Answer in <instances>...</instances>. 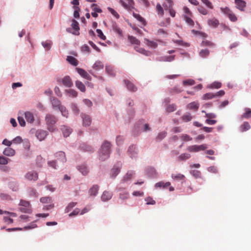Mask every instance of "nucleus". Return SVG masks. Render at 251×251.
I'll return each instance as SVG.
<instances>
[{"instance_id":"nucleus-3","label":"nucleus","mask_w":251,"mask_h":251,"mask_svg":"<svg viewBox=\"0 0 251 251\" xmlns=\"http://www.w3.org/2000/svg\"><path fill=\"white\" fill-rule=\"evenodd\" d=\"M221 11L226 15L229 20L233 22H235L237 20V17L233 11L228 7L221 8Z\"/></svg>"},{"instance_id":"nucleus-29","label":"nucleus","mask_w":251,"mask_h":251,"mask_svg":"<svg viewBox=\"0 0 251 251\" xmlns=\"http://www.w3.org/2000/svg\"><path fill=\"white\" fill-rule=\"evenodd\" d=\"M75 86L82 92H85V91H86L85 86L84 84L80 81L76 80L75 81Z\"/></svg>"},{"instance_id":"nucleus-18","label":"nucleus","mask_w":251,"mask_h":251,"mask_svg":"<svg viewBox=\"0 0 251 251\" xmlns=\"http://www.w3.org/2000/svg\"><path fill=\"white\" fill-rule=\"evenodd\" d=\"M134 49L136 51L146 56H150L151 54V51L147 50L145 49L140 48L138 46L134 47Z\"/></svg>"},{"instance_id":"nucleus-13","label":"nucleus","mask_w":251,"mask_h":251,"mask_svg":"<svg viewBox=\"0 0 251 251\" xmlns=\"http://www.w3.org/2000/svg\"><path fill=\"white\" fill-rule=\"evenodd\" d=\"M135 175V173L132 171H128L126 174L123 177L121 180L122 183H125L129 181Z\"/></svg>"},{"instance_id":"nucleus-43","label":"nucleus","mask_w":251,"mask_h":251,"mask_svg":"<svg viewBox=\"0 0 251 251\" xmlns=\"http://www.w3.org/2000/svg\"><path fill=\"white\" fill-rule=\"evenodd\" d=\"M93 68L96 70H100L103 69V65L100 61H97L93 65Z\"/></svg>"},{"instance_id":"nucleus-32","label":"nucleus","mask_w":251,"mask_h":251,"mask_svg":"<svg viewBox=\"0 0 251 251\" xmlns=\"http://www.w3.org/2000/svg\"><path fill=\"white\" fill-rule=\"evenodd\" d=\"M113 30L116 32L119 35H123V31L122 29L118 26L116 23H113L112 25Z\"/></svg>"},{"instance_id":"nucleus-47","label":"nucleus","mask_w":251,"mask_h":251,"mask_svg":"<svg viewBox=\"0 0 251 251\" xmlns=\"http://www.w3.org/2000/svg\"><path fill=\"white\" fill-rule=\"evenodd\" d=\"M209 54V51L207 49L201 50L200 52L199 55L202 58L207 57Z\"/></svg>"},{"instance_id":"nucleus-22","label":"nucleus","mask_w":251,"mask_h":251,"mask_svg":"<svg viewBox=\"0 0 251 251\" xmlns=\"http://www.w3.org/2000/svg\"><path fill=\"white\" fill-rule=\"evenodd\" d=\"M208 25L213 27H216L219 24V21L215 18L208 19L207 21Z\"/></svg>"},{"instance_id":"nucleus-17","label":"nucleus","mask_w":251,"mask_h":251,"mask_svg":"<svg viewBox=\"0 0 251 251\" xmlns=\"http://www.w3.org/2000/svg\"><path fill=\"white\" fill-rule=\"evenodd\" d=\"M121 168L120 166H114L110 172V176L115 178L120 173Z\"/></svg>"},{"instance_id":"nucleus-10","label":"nucleus","mask_w":251,"mask_h":251,"mask_svg":"<svg viewBox=\"0 0 251 251\" xmlns=\"http://www.w3.org/2000/svg\"><path fill=\"white\" fill-rule=\"evenodd\" d=\"M76 70L77 72L83 78L91 80L92 79L91 76L85 71L84 69L76 68Z\"/></svg>"},{"instance_id":"nucleus-51","label":"nucleus","mask_w":251,"mask_h":251,"mask_svg":"<svg viewBox=\"0 0 251 251\" xmlns=\"http://www.w3.org/2000/svg\"><path fill=\"white\" fill-rule=\"evenodd\" d=\"M222 86V84L219 82H214L212 84H210L209 88L213 89H218L221 88Z\"/></svg>"},{"instance_id":"nucleus-52","label":"nucleus","mask_w":251,"mask_h":251,"mask_svg":"<svg viewBox=\"0 0 251 251\" xmlns=\"http://www.w3.org/2000/svg\"><path fill=\"white\" fill-rule=\"evenodd\" d=\"M201 46H208V47H214L215 46L214 44L211 41L207 40H204L201 42Z\"/></svg>"},{"instance_id":"nucleus-2","label":"nucleus","mask_w":251,"mask_h":251,"mask_svg":"<svg viewBox=\"0 0 251 251\" xmlns=\"http://www.w3.org/2000/svg\"><path fill=\"white\" fill-rule=\"evenodd\" d=\"M45 121L47 125V128L50 132H53L57 130V127L55 126L57 122V119L55 116L50 114H47Z\"/></svg>"},{"instance_id":"nucleus-19","label":"nucleus","mask_w":251,"mask_h":251,"mask_svg":"<svg viewBox=\"0 0 251 251\" xmlns=\"http://www.w3.org/2000/svg\"><path fill=\"white\" fill-rule=\"evenodd\" d=\"M55 157L57 158V159L58 160H60L62 163H64V162H66V161L65 152H64L63 151H58V152H56L55 154Z\"/></svg>"},{"instance_id":"nucleus-6","label":"nucleus","mask_w":251,"mask_h":251,"mask_svg":"<svg viewBox=\"0 0 251 251\" xmlns=\"http://www.w3.org/2000/svg\"><path fill=\"white\" fill-rule=\"evenodd\" d=\"M120 3L126 9L131 11L134 8V2L133 0H126L125 2L123 0H120Z\"/></svg>"},{"instance_id":"nucleus-42","label":"nucleus","mask_w":251,"mask_h":251,"mask_svg":"<svg viewBox=\"0 0 251 251\" xmlns=\"http://www.w3.org/2000/svg\"><path fill=\"white\" fill-rule=\"evenodd\" d=\"M78 170L83 175H86L88 173V169L84 165L79 166Z\"/></svg>"},{"instance_id":"nucleus-61","label":"nucleus","mask_w":251,"mask_h":251,"mask_svg":"<svg viewBox=\"0 0 251 251\" xmlns=\"http://www.w3.org/2000/svg\"><path fill=\"white\" fill-rule=\"evenodd\" d=\"M97 33H98V36L100 38L103 40H105L106 39V37L103 34L102 31L100 29H97L96 30Z\"/></svg>"},{"instance_id":"nucleus-36","label":"nucleus","mask_w":251,"mask_h":251,"mask_svg":"<svg viewBox=\"0 0 251 251\" xmlns=\"http://www.w3.org/2000/svg\"><path fill=\"white\" fill-rule=\"evenodd\" d=\"M166 2L163 4L165 9L168 10L170 8H172L173 5V2L172 0H166Z\"/></svg>"},{"instance_id":"nucleus-33","label":"nucleus","mask_w":251,"mask_h":251,"mask_svg":"<svg viewBox=\"0 0 251 251\" xmlns=\"http://www.w3.org/2000/svg\"><path fill=\"white\" fill-rule=\"evenodd\" d=\"M128 38L131 44L136 45L137 46L140 45V41L135 37L133 36H128Z\"/></svg>"},{"instance_id":"nucleus-53","label":"nucleus","mask_w":251,"mask_h":251,"mask_svg":"<svg viewBox=\"0 0 251 251\" xmlns=\"http://www.w3.org/2000/svg\"><path fill=\"white\" fill-rule=\"evenodd\" d=\"M191 155L189 153H182L178 157V160L180 161L186 160L190 157Z\"/></svg>"},{"instance_id":"nucleus-27","label":"nucleus","mask_w":251,"mask_h":251,"mask_svg":"<svg viewBox=\"0 0 251 251\" xmlns=\"http://www.w3.org/2000/svg\"><path fill=\"white\" fill-rule=\"evenodd\" d=\"M3 153L6 156H13L15 153V151L14 149L11 148H6L3 152Z\"/></svg>"},{"instance_id":"nucleus-8","label":"nucleus","mask_w":251,"mask_h":251,"mask_svg":"<svg viewBox=\"0 0 251 251\" xmlns=\"http://www.w3.org/2000/svg\"><path fill=\"white\" fill-rule=\"evenodd\" d=\"M58 81H61L62 84L68 87H71L73 86V83L71 78L69 76H65L62 79H60Z\"/></svg>"},{"instance_id":"nucleus-16","label":"nucleus","mask_w":251,"mask_h":251,"mask_svg":"<svg viewBox=\"0 0 251 251\" xmlns=\"http://www.w3.org/2000/svg\"><path fill=\"white\" fill-rule=\"evenodd\" d=\"M83 125L85 126H89L91 124V119L89 116L82 114Z\"/></svg>"},{"instance_id":"nucleus-15","label":"nucleus","mask_w":251,"mask_h":251,"mask_svg":"<svg viewBox=\"0 0 251 251\" xmlns=\"http://www.w3.org/2000/svg\"><path fill=\"white\" fill-rule=\"evenodd\" d=\"M112 195V192L105 191L103 192L101 196V199L103 201H107L111 199Z\"/></svg>"},{"instance_id":"nucleus-39","label":"nucleus","mask_w":251,"mask_h":251,"mask_svg":"<svg viewBox=\"0 0 251 251\" xmlns=\"http://www.w3.org/2000/svg\"><path fill=\"white\" fill-rule=\"evenodd\" d=\"M105 71L108 75L110 76H113L115 75V71H114L112 67L110 66H106L105 67Z\"/></svg>"},{"instance_id":"nucleus-58","label":"nucleus","mask_w":251,"mask_h":251,"mask_svg":"<svg viewBox=\"0 0 251 251\" xmlns=\"http://www.w3.org/2000/svg\"><path fill=\"white\" fill-rule=\"evenodd\" d=\"M119 198L120 199L125 200L128 198V193L127 192H124L120 194Z\"/></svg>"},{"instance_id":"nucleus-30","label":"nucleus","mask_w":251,"mask_h":251,"mask_svg":"<svg viewBox=\"0 0 251 251\" xmlns=\"http://www.w3.org/2000/svg\"><path fill=\"white\" fill-rule=\"evenodd\" d=\"M133 17L140 22L143 25H146V20L144 18L141 17L139 14L133 13Z\"/></svg>"},{"instance_id":"nucleus-44","label":"nucleus","mask_w":251,"mask_h":251,"mask_svg":"<svg viewBox=\"0 0 251 251\" xmlns=\"http://www.w3.org/2000/svg\"><path fill=\"white\" fill-rule=\"evenodd\" d=\"M215 98V95L212 93H208L203 95L202 99L204 100H211Z\"/></svg>"},{"instance_id":"nucleus-38","label":"nucleus","mask_w":251,"mask_h":251,"mask_svg":"<svg viewBox=\"0 0 251 251\" xmlns=\"http://www.w3.org/2000/svg\"><path fill=\"white\" fill-rule=\"evenodd\" d=\"M175 59L174 55H168V56H164L161 57V59H159L160 61H166V62H171L174 60Z\"/></svg>"},{"instance_id":"nucleus-62","label":"nucleus","mask_w":251,"mask_h":251,"mask_svg":"<svg viewBox=\"0 0 251 251\" xmlns=\"http://www.w3.org/2000/svg\"><path fill=\"white\" fill-rule=\"evenodd\" d=\"M198 10L199 11L200 13L201 14L206 15L208 14V11L203 7L202 6H199L198 8Z\"/></svg>"},{"instance_id":"nucleus-9","label":"nucleus","mask_w":251,"mask_h":251,"mask_svg":"<svg viewBox=\"0 0 251 251\" xmlns=\"http://www.w3.org/2000/svg\"><path fill=\"white\" fill-rule=\"evenodd\" d=\"M236 8L244 11L246 6V2L243 0H234Z\"/></svg>"},{"instance_id":"nucleus-7","label":"nucleus","mask_w":251,"mask_h":251,"mask_svg":"<svg viewBox=\"0 0 251 251\" xmlns=\"http://www.w3.org/2000/svg\"><path fill=\"white\" fill-rule=\"evenodd\" d=\"M25 177L30 181H36L38 178V175L36 172L34 171H31L27 172L25 174Z\"/></svg>"},{"instance_id":"nucleus-54","label":"nucleus","mask_w":251,"mask_h":251,"mask_svg":"<svg viewBox=\"0 0 251 251\" xmlns=\"http://www.w3.org/2000/svg\"><path fill=\"white\" fill-rule=\"evenodd\" d=\"M42 45L47 50H50L52 45V42L50 41L43 42Z\"/></svg>"},{"instance_id":"nucleus-45","label":"nucleus","mask_w":251,"mask_h":251,"mask_svg":"<svg viewBox=\"0 0 251 251\" xmlns=\"http://www.w3.org/2000/svg\"><path fill=\"white\" fill-rule=\"evenodd\" d=\"M182 120L185 122H188L190 121L192 119V116L191 115L190 113H185L184 114L182 117Z\"/></svg>"},{"instance_id":"nucleus-48","label":"nucleus","mask_w":251,"mask_h":251,"mask_svg":"<svg viewBox=\"0 0 251 251\" xmlns=\"http://www.w3.org/2000/svg\"><path fill=\"white\" fill-rule=\"evenodd\" d=\"M77 204V202H71L69 203L68 206L65 208V212L68 213L71 211Z\"/></svg>"},{"instance_id":"nucleus-60","label":"nucleus","mask_w":251,"mask_h":251,"mask_svg":"<svg viewBox=\"0 0 251 251\" xmlns=\"http://www.w3.org/2000/svg\"><path fill=\"white\" fill-rule=\"evenodd\" d=\"M29 194L30 196L37 197L38 193L35 189L30 188L29 189Z\"/></svg>"},{"instance_id":"nucleus-14","label":"nucleus","mask_w":251,"mask_h":251,"mask_svg":"<svg viewBox=\"0 0 251 251\" xmlns=\"http://www.w3.org/2000/svg\"><path fill=\"white\" fill-rule=\"evenodd\" d=\"M124 82L126 88L128 90L132 92H135L137 91V87L133 84V83H132L129 80L127 79H125L124 80Z\"/></svg>"},{"instance_id":"nucleus-26","label":"nucleus","mask_w":251,"mask_h":251,"mask_svg":"<svg viewBox=\"0 0 251 251\" xmlns=\"http://www.w3.org/2000/svg\"><path fill=\"white\" fill-rule=\"evenodd\" d=\"M99 187L98 185H94L89 190L90 196H95L97 195Z\"/></svg>"},{"instance_id":"nucleus-28","label":"nucleus","mask_w":251,"mask_h":251,"mask_svg":"<svg viewBox=\"0 0 251 251\" xmlns=\"http://www.w3.org/2000/svg\"><path fill=\"white\" fill-rule=\"evenodd\" d=\"M169 93L172 95L178 94L182 91V89L178 86H175L169 89Z\"/></svg>"},{"instance_id":"nucleus-46","label":"nucleus","mask_w":251,"mask_h":251,"mask_svg":"<svg viewBox=\"0 0 251 251\" xmlns=\"http://www.w3.org/2000/svg\"><path fill=\"white\" fill-rule=\"evenodd\" d=\"M65 92L69 96L72 97H76L77 96V92L74 89H68L65 91Z\"/></svg>"},{"instance_id":"nucleus-41","label":"nucleus","mask_w":251,"mask_h":251,"mask_svg":"<svg viewBox=\"0 0 251 251\" xmlns=\"http://www.w3.org/2000/svg\"><path fill=\"white\" fill-rule=\"evenodd\" d=\"M245 113L242 115V117L245 119L251 118V109L249 108H245Z\"/></svg>"},{"instance_id":"nucleus-59","label":"nucleus","mask_w":251,"mask_h":251,"mask_svg":"<svg viewBox=\"0 0 251 251\" xmlns=\"http://www.w3.org/2000/svg\"><path fill=\"white\" fill-rule=\"evenodd\" d=\"M20 205L23 207L30 208V205L29 202L26 201L21 200Z\"/></svg>"},{"instance_id":"nucleus-50","label":"nucleus","mask_w":251,"mask_h":251,"mask_svg":"<svg viewBox=\"0 0 251 251\" xmlns=\"http://www.w3.org/2000/svg\"><path fill=\"white\" fill-rule=\"evenodd\" d=\"M59 109L60 111V112H61L62 115L63 116H64L65 117H68V111L66 110V108L65 107L62 105L61 106L59 107Z\"/></svg>"},{"instance_id":"nucleus-23","label":"nucleus","mask_w":251,"mask_h":251,"mask_svg":"<svg viewBox=\"0 0 251 251\" xmlns=\"http://www.w3.org/2000/svg\"><path fill=\"white\" fill-rule=\"evenodd\" d=\"M187 107L188 109L190 110H194L195 111H196L198 109L199 107V103L197 101H193L192 102L189 103L187 105Z\"/></svg>"},{"instance_id":"nucleus-12","label":"nucleus","mask_w":251,"mask_h":251,"mask_svg":"<svg viewBox=\"0 0 251 251\" xmlns=\"http://www.w3.org/2000/svg\"><path fill=\"white\" fill-rule=\"evenodd\" d=\"M144 43L146 46L151 49H156L158 46L156 42L153 40H150L147 38L144 39Z\"/></svg>"},{"instance_id":"nucleus-20","label":"nucleus","mask_w":251,"mask_h":251,"mask_svg":"<svg viewBox=\"0 0 251 251\" xmlns=\"http://www.w3.org/2000/svg\"><path fill=\"white\" fill-rule=\"evenodd\" d=\"M61 129L62 131L64 136L66 137L69 136L72 131V129L70 127L65 126H62Z\"/></svg>"},{"instance_id":"nucleus-64","label":"nucleus","mask_w":251,"mask_h":251,"mask_svg":"<svg viewBox=\"0 0 251 251\" xmlns=\"http://www.w3.org/2000/svg\"><path fill=\"white\" fill-rule=\"evenodd\" d=\"M23 140L20 136H17L13 140L12 143L16 144H19L22 142Z\"/></svg>"},{"instance_id":"nucleus-40","label":"nucleus","mask_w":251,"mask_h":251,"mask_svg":"<svg viewBox=\"0 0 251 251\" xmlns=\"http://www.w3.org/2000/svg\"><path fill=\"white\" fill-rule=\"evenodd\" d=\"M72 27L74 29H75V31H77V32H78L77 33H74V34L75 35H78L79 34L78 30L79 29V27L78 26V23L75 20H73L72 21Z\"/></svg>"},{"instance_id":"nucleus-63","label":"nucleus","mask_w":251,"mask_h":251,"mask_svg":"<svg viewBox=\"0 0 251 251\" xmlns=\"http://www.w3.org/2000/svg\"><path fill=\"white\" fill-rule=\"evenodd\" d=\"M108 9L109 10V11L117 19H119V17H120V16L118 14V13L115 10H114L113 8H110V7H108Z\"/></svg>"},{"instance_id":"nucleus-25","label":"nucleus","mask_w":251,"mask_h":251,"mask_svg":"<svg viewBox=\"0 0 251 251\" xmlns=\"http://www.w3.org/2000/svg\"><path fill=\"white\" fill-rule=\"evenodd\" d=\"M128 152L131 155V157H134L137 153V149L136 146L131 145L130 146L128 150Z\"/></svg>"},{"instance_id":"nucleus-24","label":"nucleus","mask_w":251,"mask_h":251,"mask_svg":"<svg viewBox=\"0 0 251 251\" xmlns=\"http://www.w3.org/2000/svg\"><path fill=\"white\" fill-rule=\"evenodd\" d=\"M25 118L26 121L30 123H32L34 121V117L32 113L30 112H26L25 113Z\"/></svg>"},{"instance_id":"nucleus-11","label":"nucleus","mask_w":251,"mask_h":251,"mask_svg":"<svg viewBox=\"0 0 251 251\" xmlns=\"http://www.w3.org/2000/svg\"><path fill=\"white\" fill-rule=\"evenodd\" d=\"M47 134V131L43 130H38L36 132V136L40 141L44 140Z\"/></svg>"},{"instance_id":"nucleus-57","label":"nucleus","mask_w":251,"mask_h":251,"mask_svg":"<svg viewBox=\"0 0 251 251\" xmlns=\"http://www.w3.org/2000/svg\"><path fill=\"white\" fill-rule=\"evenodd\" d=\"M91 7L92 8V10L96 12L97 13H101L102 10L98 7V5L97 4L93 3L91 5Z\"/></svg>"},{"instance_id":"nucleus-21","label":"nucleus","mask_w":251,"mask_h":251,"mask_svg":"<svg viewBox=\"0 0 251 251\" xmlns=\"http://www.w3.org/2000/svg\"><path fill=\"white\" fill-rule=\"evenodd\" d=\"M50 100L53 108H58L59 109V107L62 106L60 101L57 98L51 97Z\"/></svg>"},{"instance_id":"nucleus-34","label":"nucleus","mask_w":251,"mask_h":251,"mask_svg":"<svg viewBox=\"0 0 251 251\" xmlns=\"http://www.w3.org/2000/svg\"><path fill=\"white\" fill-rule=\"evenodd\" d=\"M171 176L173 179L177 180H183L185 178V176L181 174H173Z\"/></svg>"},{"instance_id":"nucleus-55","label":"nucleus","mask_w":251,"mask_h":251,"mask_svg":"<svg viewBox=\"0 0 251 251\" xmlns=\"http://www.w3.org/2000/svg\"><path fill=\"white\" fill-rule=\"evenodd\" d=\"M176 109V105L174 104L169 105L166 108V111L168 112H172L175 111Z\"/></svg>"},{"instance_id":"nucleus-35","label":"nucleus","mask_w":251,"mask_h":251,"mask_svg":"<svg viewBox=\"0 0 251 251\" xmlns=\"http://www.w3.org/2000/svg\"><path fill=\"white\" fill-rule=\"evenodd\" d=\"M251 126L249 123L245 122L240 126V131L241 132H244L249 130Z\"/></svg>"},{"instance_id":"nucleus-4","label":"nucleus","mask_w":251,"mask_h":251,"mask_svg":"<svg viewBox=\"0 0 251 251\" xmlns=\"http://www.w3.org/2000/svg\"><path fill=\"white\" fill-rule=\"evenodd\" d=\"M41 202L44 204H49L48 205L45 206L43 208L44 209L49 210L54 207V204L52 203V198L50 197H44L40 199Z\"/></svg>"},{"instance_id":"nucleus-31","label":"nucleus","mask_w":251,"mask_h":251,"mask_svg":"<svg viewBox=\"0 0 251 251\" xmlns=\"http://www.w3.org/2000/svg\"><path fill=\"white\" fill-rule=\"evenodd\" d=\"M67 60L74 66H76L78 65V61L76 58L72 56H68L67 58Z\"/></svg>"},{"instance_id":"nucleus-1","label":"nucleus","mask_w":251,"mask_h":251,"mask_svg":"<svg viewBox=\"0 0 251 251\" xmlns=\"http://www.w3.org/2000/svg\"><path fill=\"white\" fill-rule=\"evenodd\" d=\"M111 144L105 141L102 144L99 152V156L100 160L104 161L109 157Z\"/></svg>"},{"instance_id":"nucleus-49","label":"nucleus","mask_w":251,"mask_h":251,"mask_svg":"<svg viewBox=\"0 0 251 251\" xmlns=\"http://www.w3.org/2000/svg\"><path fill=\"white\" fill-rule=\"evenodd\" d=\"M156 11L158 15L162 16L164 14V11L160 3H157L156 7Z\"/></svg>"},{"instance_id":"nucleus-56","label":"nucleus","mask_w":251,"mask_h":251,"mask_svg":"<svg viewBox=\"0 0 251 251\" xmlns=\"http://www.w3.org/2000/svg\"><path fill=\"white\" fill-rule=\"evenodd\" d=\"M166 135L167 132L166 131L161 132L157 136L156 140L158 141H161L166 137Z\"/></svg>"},{"instance_id":"nucleus-37","label":"nucleus","mask_w":251,"mask_h":251,"mask_svg":"<svg viewBox=\"0 0 251 251\" xmlns=\"http://www.w3.org/2000/svg\"><path fill=\"white\" fill-rule=\"evenodd\" d=\"M191 16H187L186 15H184L183 17L185 22L191 26H193L194 25V22L193 20L191 18Z\"/></svg>"},{"instance_id":"nucleus-5","label":"nucleus","mask_w":251,"mask_h":251,"mask_svg":"<svg viewBox=\"0 0 251 251\" xmlns=\"http://www.w3.org/2000/svg\"><path fill=\"white\" fill-rule=\"evenodd\" d=\"M207 148V145L202 144L201 145H193L189 146L187 148V150L190 152H198L200 151H204Z\"/></svg>"}]
</instances>
